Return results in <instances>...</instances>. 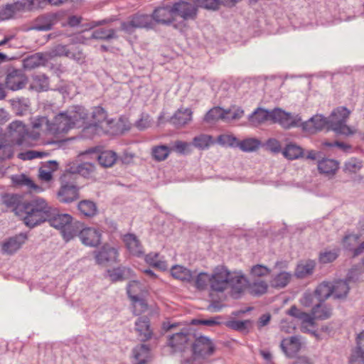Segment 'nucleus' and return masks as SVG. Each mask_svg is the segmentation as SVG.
Listing matches in <instances>:
<instances>
[{"mask_svg": "<svg viewBox=\"0 0 364 364\" xmlns=\"http://www.w3.org/2000/svg\"><path fill=\"white\" fill-rule=\"evenodd\" d=\"M117 154L111 150L101 151L97 156V159L102 167H112L117 160Z\"/></svg>", "mask_w": 364, "mask_h": 364, "instance_id": "nucleus-37", "label": "nucleus"}, {"mask_svg": "<svg viewBox=\"0 0 364 364\" xmlns=\"http://www.w3.org/2000/svg\"><path fill=\"white\" fill-rule=\"evenodd\" d=\"M49 155L48 152L36 150H30L24 153H20L18 158L23 160H32L37 158H43Z\"/></svg>", "mask_w": 364, "mask_h": 364, "instance_id": "nucleus-61", "label": "nucleus"}, {"mask_svg": "<svg viewBox=\"0 0 364 364\" xmlns=\"http://www.w3.org/2000/svg\"><path fill=\"white\" fill-rule=\"evenodd\" d=\"M87 113L81 106H74L64 112L59 113L50 122L49 134L65 133L74 127H80L85 124Z\"/></svg>", "mask_w": 364, "mask_h": 364, "instance_id": "nucleus-1", "label": "nucleus"}, {"mask_svg": "<svg viewBox=\"0 0 364 364\" xmlns=\"http://www.w3.org/2000/svg\"><path fill=\"white\" fill-rule=\"evenodd\" d=\"M282 153L286 158L290 160L297 159L304 156L303 149L293 143L287 144Z\"/></svg>", "mask_w": 364, "mask_h": 364, "instance_id": "nucleus-45", "label": "nucleus"}, {"mask_svg": "<svg viewBox=\"0 0 364 364\" xmlns=\"http://www.w3.org/2000/svg\"><path fill=\"white\" fill-rule=\"evenodd\" d=\"M363 164L360 160L352 158L345 163L344 170L349 173H355L360 170Z\"/></svg>", "mask_w": 364, "mask_h": 364, "instance_id": "nucleus-62", "label": "nucleus"}, {"mask_svg": "<svg viewBox=\"0 0 364 364\" xmlns=\"http://www.w3.org/2000/svg\"><path fill=\"white\" fill-rule=\"evenodd\" d=\"M12 109L15 111L17 115H23L26 112L29 107V101L28 99H13L11 101Z\"/></svg>", "mask_w": 364, "mask_h": 364, "instance_id": "nucleus-55", "label": "nucleus"}, {"mask_svg": "<svg viewBox=\"0 0 364 364\" xmlns=\"http://www.w3.org/2000/svg\"><path fill=\"white\" fill-rule=\"evenodd\" d=\"M356 347L350 355V364H364V330L357 334Z\"/></svg>", "mask_w": 364, "mask_h": 364, "instance_id": "nucleus-24", "label": "nucleus"}, {"mask_svg": "<svg viewBox=\"0 0 364 364\" xmlns=\"http://www.w3.org/2000/svg\"><path fill=\"white\" fill-rule=\"evenodd\" d=\"M26 3L20 1L0 7V20L4 21L14 17L18 13L26 10Z\"/></svg>", "mask_w": 364, "mask_h": 364, "instance_id": "nucleus-25", "label": "nucleus"}, {"mask_svg": "<svg viewBox=\"0 0 364 364\" xmlns=\"http://www.w3.org/2000/svg\"><path fill=\"white\" fill-rule=\"evenodd\" d=\"M141 290L140 284L137 281H132L127 286V294L130 299L135 303H139L143 310L146 309V304L138 296L137 293Z\"/></svg>", "mask_w": 364, "mask_h": 364, "instance_id": "nucleus-41", "label": "nucleus"}, {"mask_svg": "<svg viewBox=\"0 0 364 364\" xmlns=\"http://www.w3.org/2000/svg\"><path fill=\"white\" fill-rule=\"evenodd\" d=\"M316 262L314 260H306L299 263L296 267L294 275L299 279H303L314 273Z\"/></svg>", "mask_w": 364, "mask_h": 364, "instance_id": "nucleus-34", "label": "nucleus"}, {"mask_svg": "<svg viewBox=\"0 0 364 364\" xmlns=\"http://www.w3.org/2000/svg\"><path fill=\"white\" fill-rule=\"evenodd\" d=\"M314 294L320 302H323L330 296H333V287L331 282H323L317 286Z\"/></svg>", "mask_w": 364, "mask_h": 364, "instance_id": "nucleus-36", "label": "nucleus"}, {"mask_svg": "<svg viewBox=\"0 0 364 364\" xmlns=\"http://www.w3.org/2000/svg\"><path fill=\"white\" fill-rule=\"evenodd\" d=\"M359 239L358 234H347L342 239V247L353 257H357L364 252V240L359 243Z\"/></svg>", "mask_w": 364, "mask_h": 364, "instance_id": "nucleus-9", "label": "nucleus"}, {"mask_svg": "<svg viewBox=\"0 0 364 364\" xmlns=\"http://www.w3.org/2000/svg\"><path fill=\"white\" fill-rule=\"evenodd\" d=\"M229 270L223 265L215 267L210 274V291L222 293L228 289Z\"/></svg>", "mask_w": 364, "mask_h": 364, "instance_id": "nucleus-6", "label": "nucleus"}, {"mask_svg": "<svg viewBox=\"0 0 364 364\" xmlns=\"http://www.w3.org/2000/svg\"><path fill=\"white\" fill-rule=\"evenodd\" d=\"M272 111L258 107L248 117L250 124L253 127H257L267 121L272 122Z\"/></svg>", "mask_w": 364, "mask_h": 364, "instance_id": "nucleus-29", "label": "nucleus"}, {"mask_svg": "<svg viewBox=\"0 0 364 364\" xmlns=\"http://www.w3.org/2000/svg\"><path fill=\"white\" fill-rule=\"evenodd\" d=\"M211 144L212 137L206 134H200L193 139V146L199 149H208Z\"/></svg>", "mask_w": 364, "mask_h": 364, "instance_id": "nucleus-58", "label": "nucleus"}, {"mask_svg": "<svg viewBox=\"0 0 364 364\" xmlns=\"http://www.w3.org/2000/svg\"><path fill=\"white\" fill-rule=\"evenodd\" d=\"M250 289L252 294L255 295H262L267 292L268 285L264 281H258L250 284Z\"/></svg>", "mask_w": 364, "mask_h": 364, "instance_id": "nucleus-64", "label": "nucleus"}, {"mask_svg": "<svg viewBox=\"0 0 364 364\" xmlns=\"http://www.w3.org/2000/svg\"><path fill=\"white\" fill-rule=\"evenodd\" d=\"M228 280V288H232V295L239 294L243 291L247 283V280L241 273H232L229 271Z\"/></svg>", "mask_w": 364, "mask_h": 364, "instance_id": "nucleus-27", "label": "nucleus"}, {"mask_svg": "<svg viewBox=\"0 0 364 364\" xmlns=\"http://www.w3.org/2000/svg\"><path fill=\"white\" fill-rule=\"evenodd\" d=\"M48 61V58L46 53H37L26 58L23 60V66L26 70H32L45 65Z\"/></svg>", "mask_w": 364, "mask_h": 364, "instance_id": "nucleus-32", "label": "nucleus"}, {"mask_svg": "<svg viewBox=\"0 0 364 364\" xmlns=\"http://www.w3.org/2000/svg\"><path fill=\"white\" fill-rule=\"evenodd\" d=\"M91 122L86 129H95L97 134H100L101 132H104L105 131L102 129V124L104 123L109 124L107 112L101 107H95L93 108L91 113Z\"/></svg>", "mask_w": 364, "mask_h": 364, "instance_id": "nucleus-14", "label": "nucleus"}, {"mask_svg": "<svg viewBox=\"0 0 364 364\" xmlns=\"http://www.w3.org/2000/svg\"><path fill=\"white\" fill-rule=\"evenodd\" d=\"M350 113V112L345 107H339L335 109L329 119H328L329 128L338 134H350V128L346 124Z\"/></svg>", "mask_w": 364, "mask_h": 364, "instance_id": "nucleus-5", "label": "nucleus"}, {"mask_svg": "<svg viewBox=\"0 0 364 364\" xmlns=\"http://www.w3.org/2000/svg\"><path fill=\"white\" fill-rule=\"evenodd\" d=\"M318 169L320 173L326 175H334L338 169V164L335 160L325 159L318 162Z\"/></svg>", "mask_w": 364, "mask_h": 364, "instance_id": "nucleus-43", "label": "nucleus"}, {"mask_svg": "<svg viewBox=\"0 0 364 364\" xmlns=\"http://www.w3.org/2000/svg\"><path fill=\"white\" fill-rule=\"evenodd\" d=\"M60 16L58 13L43 14L33 21L31 28L36 31H49L59 21Z\"/></svg>", "mask_w": 364, "mask_h": 364, "instance_id": "nucleus-12", "label": "nucleus"}, {"mask_svg": "<svg viewBox=\"0 0 364 364\" xmlns=\"http://www.w3.org/2000/svg\"><path fill=\"white\" fill-rule=\"evenodd\" d=\"M58 198L62 203H71L79 198L78 188L73 184L62 185L58 192Z\"/></svg>", "mask_w": 364, "mask_h": 364, "instance_id": "nucleus-23", "label": "nucleus"}, {"mask_svg": "<svg viewBox=\"0 0 364 364\" xmlns=\"http://www.w3.org/2000/svg\"><path fill=\"white\" fill-rule=\"evenodd\" d=\"M195 287L200 291L205 290L208 287L210 289V274L206 272L199 273L195 279Z\"/></svg>", "mask_w": 364, "mask_h": 364, "instance_id": "nucleus-53", "label": "nucleus"}, {"mask_svg": "<svg viewBox=\"0 0 364 364\" xmlns=\"http://www.w3.org/2000/svg\"><path fill=\"white\" fill-rule=\"evenodd\" d=\"M193 336L190 333L189 329L184 328L180 332L169 336L168 346L174 351L182 350L189 341H193Z\"/></svg>", "mask_w": 364, "mask_h": 364, "instance_id": "nucleus-11", "label": "nucleus"}, {"mask_svg": "<svg viewBox=\"0 0 364 364\" xmlns=\"http://www.w3.org/2000/svg\"><path fill=\"white\" fill-rule=\"evenodd\" d=\"M281 348L287 357L294 356L301 348L300 339L297 336H291L284 339L281 343Z\"/></svg>", "mask_w": 364, "mask_h": 364, "instance_id": "nucleus-31", "label": "nucleus"}, {"mask_svg": "<svg viewBox=\"0 0 364 364\" xmlns=\"http://www.w3.org/2000/svg\"><path fill=\"white\" fill-rule=\"evenodd\" d=\"M193 112L189 108L179 109L171 118V122L177 128L184 127L192 120Z\"/></svg>", "mask_w": 364, "mask_h": 364, "instance_id": "nucleus-30", "label": "nucleus"}, {"mask_svg": "<svg viewBox=\"0 0 364 364\" xmlns=\"http://www.w3.org/2000/svg\"><path fill=\"white\" fill-rule=\"evenodd\" d=\"M122 240L131 255L136 257H141L144 255L143 246L134 234H126L123 236Z\"/></svg>", "mask_w": 364, "mask_h": 364, "instance_id": "nucleus-22", "label": "nucleus"}, {"mask_svg": "<svg viewBox=\"0 0 364 364\" xmlns=\"http://www.w3.org/2000/svg\"><path fill=\"white\" fill-rule=\"evenodd\" d=\"M58 164L55 161H49L39 169L38 176L41 181L50 182L53 179V172L58 169Z\"/></svg>", "mask_w": 364, "mask_h": 364, "instance_id": "nucleus-40", "label": "nucleus"}, {"mask_svg": "<svg viewBox=\"0 0 364 364\" xmlns=\"http://www.w3.org/2000/svg\"><path fill=\"white\" fill-rule=\"evenodd\" d=\"M117 256V250L107 244L104 245L100 250L95 252L96 263L100 265H105L108 262H115Z\"/></svg>", "mask_w": 364, "mask_h": 364, "instance_id": "nucleus-18", "label": "nucleus"}, {"mask_svg": "<svg viewBox=\"0 0 364 364\" xmlns=\"http://www.w3.org/2000/svg\"><path fill=\"white\" fill-rule=\"evenodd\" d=\"M50 226L60 230L63 238L69 241L77 235L80 223L73 221V217L68 213H60L50 208V215L47 219Z\"/></svg>", "mask_w": 364, "mask_h": 364, "instance_id": "nucleus-3", "label": "nucleus"}, {"mask_svg": "<svg viewBox=\"0 0 364 364\" xmlns=\"http://www.w3.org/2000/svg\"><path fill=\"white\" fill-rule=\"evenodd\" d=\"M31 126L33 129L44 130L49 134V128L50 127V122L46 117H37L31 119Z\"/></svg>", "mask_w": 364, "mask_h": 364, "instance_id": "nucleus-56", "label": "nucleus"}, {"mask_svg": "<svg viewBox=\"0 0 364 364\" xmlns=\"http://www.w3.org/2000/svg\"><path fill=\"white\" fill-rule=\"evenodd\" d=\"M145 259L148 264L160 269L165 270L168 267L165 262L159 259V254L157 253L148 254L146 255Z\"/></svg>", "mask_w": 364, "mask_h": 364, "instance_id": "nucleus-59", "label": "nucleus"}, {"mask_svg": "<svg viewBox=\"0 0 364 364\" xmlns=\"http://www.w3.org/2000/svg\"><path fill=\"white\" fill-rule=\"evenodd\" d=\"M91 38L105 41L116 38V31L113 28H99L93 31Z\"/></svg>", "mask_w": 364, "mask_h": 364, "instance_id": "nucleus-46", "label": "nucleus"}, {"mask_svg": "<svg viewBox=\"0 0 364 364\" xmlns=\"http://www.w3.org/2000/svg\"><path fill=\"white\" fill-rule=\"evenodd\" d=\"M338 257V250L324 251L319 254V262L322 264L333 262Z\"/></svg>", "mask_w": 364, "mask_h": 364, "instance_id": "nucleus-63", "label": "nucleus"}, {"mask_svg": "<svg viewBox=\"0 0 364 364\" xmlns=\"http://www.w3.org/2000/svg\"><path fill=\"white\" fill-rule=\"evenodd\" d=\"M12 181L16 186H26L30 191H33L36 193H40L43 191V188L36 185L31 178L23 174L13 176Z\"/></svg>", "mask_w": 364, "mask_h": 364, "instance_id": "nucleus-38", "label": "nucleus"}, {"mask_svg": "<svg viewBox=\"0 0 364 364\" xmlns=\"http://www.w3.org/2000/svg\"><path fill=\"white\" fill-rule=\"evenodd\" d=\"M230 112L231 109H223L220 107H214L206 113L203 120L207 123H215L219 119L228 122L230 118L228 114Z\"/></svg>", "mask_w": 364, "mask_h": 364, "instance_id": "nucleus-28", "label": "nucleus"}, {"mask_svg": "<svg viewBox=\"0 0 364 364\" xmlns=\"http://www.w3.org/2000/svg\"><path fill=\"white\" fill-rule=\"evenodd\" d=\"M74 172L85 178H92L96 176V167L93 164L85 162L79 164Z\"/></svg>", "mask_w": 364, "mask_h": 364, "instance_id": "nucleus-48", "label": "nucleus"}, {"mask_svg": "<svg viewBox=\"0 0 364 364\" xmlns=\"http://www.w3.org/2000/svg\"><path fill=\"white\" fill-rule=\"evenodd\" d=\"M70 48L67 46L58 44L50 49L46 55L48 58V60L55 57L65 56L68 57Z\"/></svg>", "mask_w": 364, "mask_h": 364, "instance_id": "nucleus-57", "label": "nucleus"}, {"mask_svg": "<svg viewBox=\"0 0 364 364\" xmlns=\"http://www.w3.org/2000/svg\"><path fill=\"white\" fill-rule=\"evenodd\" d=\"M171 275L182 282H190L193 280V274L188 269L181 265H175L171 269Z\"/></svg>", "mask_w": 364, "mask_h": 364, "instance_id": "nucleus-39", "label": "nucleus"}, {"mask_svg": "<svg viewBox=\"0 0 364 364\" xmlns=\"http://www.w3.org/2000/svg\"><path fill=\"white\" fill-rule=\"evenodd\" d=\"M260 146V141L255 138H247L237 142L238 146L242 151L251 152L256 151Z\"/></svg>", "mask_w": 364, "mask_h": 364, "instance_id": "nucleus-52", "label": "nucleus"}, {"mask_svg": "<svg viewBox=\"0 0 364 364\" xmlns=\"http://www.w3.org/2000/svg\"><path fill=\"white\" fill-rule=\"evenodd\" d=\"M0 203L4 205L7 210L14 212L18 216H19L21 211V205H23L21 197L13 193H6L1 196Z\"/></svg>", "mask_w": 364, "mask_h": 364, "instance_id": "nucleus-21", "label": "nucleus"}, {"mask_svg": "<svg viewBox=\"0 0 364 364\" xmlns=\"http://www.w3.org/2000/svg\"><path fill=\"white\" fill-rule=\"evenodd\" d=\"M192 357L186 363L201 364L207 361L210 357L214 355L216 350L215 343L210 338L205 336L194 337L191 344Z\"/></svg>", "mask_w": 364, "mask_h": 364, "instance_id": "nucleus-4", "label": "nucleus"}, {"mask_svg": "<svg viewBox=\"0 0 364 364\" xmlns=\"http://www.w3.org/2000/svg\"><path fill=\"white\" fill-rule=\"evenodd\" d=\"M80 213L87 218H92L97 215V207L96 204L91 200H84L80 201L77 205Z\"/></svg>", "mask_w": 364, "mask_h": 364, "instance_id": "nucleus-44", "label": "nucleus"}, {"mask_svg": "<svg viewBox=\"0 0 364 364\" xmlns=\"http://www.w3.org/2000/svg\"><path fill=\"white\" fill-rule=\"evenodd\" d=\"M333 287V296L336 299L345 298L350 289L348 283L346 280H339L332 284Z\"/></svg>", "mask_w": 364, "mask_h": 364, "instance_id": "nucleus-47", "label": "nucleus"}, {"mask_svg": "<svg viewBox=\"0 0 364 364\" xmlns=\"http://www.w3.org/2000/svg\"><path fill=\"white\" fill-rule=\"evenodd\" d=\"M27 82V77L21 70L11 69L8 71L5 83L8 89L18 90L23 88Z\"/></svg>", "mask_w": 364, "mask_h": 364, "instance_id": "nucleus-13", "label": "nucleus"}, {"mask_svg": "<svg viewBox=\"0 0 364 364\" xmlns=\"http://www.w3.org/2000/svg\"><path fill=\"white\" fill-rule=\"evenodd\" d=\"M152 18L146 14H136L122 23L121 28L127 33H133L136 28H152Z\"/></svg>", "mask_w": 364, "mask_h": 364, "instance_id": "nucleus-7", "label": "nucleus"}, {"mask_svg": "<svg viewBox=\"0 0 364 364\" xmlns=\"http://www.w3.org/2000/svg\"><path fill=\"white\" fill-rule=\"evenodd\" d=\"M302 127L306 132L313 134L325 128H329L328 119L321 114H316L302 124Z\"/></svg>", "mask_w": 364, "mask_h": 364, "instance_id": "nucleus-17", "label": "nucleus"}, {"mask_svg": "<svg viewBox=\"0 0 364 364\" xmlns=\"http://www.w3.org/2000/svg\"><path fill=\"white\" fill-rule=\"evenodd\" d=\"M135 329L138 332L141 341H146L151 338L149 320L146 317H141L135 323Z\"/></svg>", "mask_w": 364, "mask_h": 364, "instance_id": "nucleus-33", "label": "nucleus"}, {"mask_svg": "<svg viewBox=\"0 0 364 364\" xmlns=\"http://www.w3.org/2000/svg\"><path fill=\"white\" fill-rule=\"evenodd\" d=\"M171 149L166 145H161L152 148V156L157 161H164L170 154Z\"/></svg>", "mask_w": 364, "mask_h": 364, "instance_id": "nucleus-54", "label": "nucleus"}, {"mask_svg": "<svg viewBox=\"0 0 364 364\" xmlns=\"http://www.w3.org/2000/svg\"><path fill=\"white\" fill-rule=\"evenodd\" d=\"M82 244L90 247H97L100 244L102 234L95 228H85L77 234Z\"/></svg>", "mask_w": 364, "mask_h": 364, "instance_id": "nucleus-16", "label": "nucleus"}, {"mask_svg": "<svg viewBox=\"0 0 364 364\" xmlns=\"http://www.w3.org/2000/svg\"><path fill=\"white\" fill-rule=\"evenodd\" d=\"M175 16H179L183 19L193 18L196 16L197 6L194 4L187 1H179L173 6Z\"/></svg>", "mask_w": 364, "mask_h": 364, "instance_id": "nucleus-20", "label": "nucleus"}, {"mask_svg": "<svg viewBox=\"0 0 364 364\" xmlns=\"http://www.w3.org/2000/svg\"><path fill=\"white\" fill-rule=\"evenodd\" d=\"M7 133L12 142L18 146H28L26 141L27 129L26 125L19 120L10 123L7 127Z\"/></svg>", "mask_w": 364, "mask_h": 364, "instance_id": "nucleus-8", "label": "nucleus"}, {"mask_svg": "<svg viewBox=\"0 0 364 364\" xmlns=\"http://www.w3.org/2000/svg\"><path fill=\"white\" fill-rule=\"evenodd\" d=\"M50 208L47 201L42 198H36L30 201L23 202L21 205L20 217L24 224L34 228L46 221L50 215Z\"/></svg>", "mask_w": 364, "mask_h": 364, "instance_id": "nucleus-2", "label": "nucleus"}, {"mask_svg": "<svg viewBox=\"0 0 364 364\" xmlns=\"http://www.w3.org/2000/svg\"><path fill=\"white\" fill-rule=\"evenodd\" d=\"M271 269L262 264L253 265L250 272V277L252 278L264 277L271 273Z\"/></svg>", "mask_w": 364, "mask_h": 364, "instance_id": "nucleus-60", "label": "nucleus"}, {"mask_svg": "<svg viewBox=\"0 0 364 364\" xmlns=\"http://www.w3.org/2000/svg\"><path fill=\"white\" fill-rule=\"evenodd\" d=\"M131 272V269L125 267H120L108 271L109 277L112 282L124 280L130 275Z\"/></svg>", "mask_w": 364, "mask_h": 364, "instance_id": "nucleus-50", "label": "nucleus"}, {"mask_svg": "<svg viewBox=\"0 0 364 364\" xmlns=\"http://www.w3.org/2000/svg\"><path fill=\"white\" fill-rule=\"evenodd\" d=\"M272 122L278 123L284 129L296 127L300 119L292 116L290 113L286 112L282 109L275 108L272 110Z\"/></svg>", "mask_w": 364, "mask_h": 364, "instance_id": "nucleus-10", "label": "nucleus"}, {"mask_svg": "<svg viewBox=\"0 0 364 364\" xmlns=\"http://www.w3.org/2000/svg\"><path fill=\"white\" fill-rule=\"evenodd\" d=\"M132 352L134 364H145L149 358L150 349L147 345L140 344Z\"/></svg>", "mask_w": 364, "mask_h": 364, "instance_id": "nucleus-35", "label": "nucleus"}, {"mask_svg": "<svg viewBox=\"0 0 364 364\" xmlns=\"http://www.w3.org/2000/svg\"><path fill=\"white\" fill-rule=\"evenodd\" d=\"M174 11L173 6L159 7L154 10L152 15V21L159 23L166 24L173 20Z\"/></svg>", "mask_w": 364, "mask_h": 364, "instance_id": "nucleus-26", "label": "nucleus"}, {"mask_svg": "<svg viewBox=\"0 0 364 364\" xmlns=\"http://www.w3.org/2000/svg\"><path fill=\"white\" fill-rule=\"evenodd\" d=\"M288 314L300 321L301 331L302 332H310L309 328L313 327L315 325L316 318L312 313L311 314L305 313L295 306H292L289 309Z\"/></svg>", "mask_w": 364, "mask_h": 364, "instance_id": "nucleus-15", "label": "nucleus"}, {"mask_svg": "<svg viewBox=\"0 0 364 364\" xmlns=\"http://www.w3.org/2000/svg\"><path fill=\"white\" fill-rule=\"evenodd\" d=\"M320 302L312 309V314L316 319L324 320L331 317L332 309L325 304Z\"/></svg>", "mask_w": 364, "mask_h": 364, "instance_id": "nucleus-49", "label": "nucleus"}, {"mask_svg": "<svg viewBox=\"0 0 364 364\" xmlns=\"http://www.w3.org/2000/svg\"><path fill=\"white\" fill-rule=\"evenodd\" d=\"M27 239L28 236L25 233H20L9 237L2 243V252L8 255L14 254L21 247Z\"/></svg>", "mask_w": 364, "mask_h": 364, "instance_id": "nucleus-19", "label": "nucleus"}, {"mask_svg": "<svg viewBox=\"0 0 364 364\" xmlns=\"http://www.w3.org/2000/svg\"><path fill=\"white\" fill-rule=\"evenodd\" d=\"M291 279V274L287 272H281L272 280V286L275 288L285 287Z\"/></svg>", "mask_w": 364, "mask_h": 364, "instance_id": "nucleus-51", "label": "nucleus"}, {"mask_svg": "<svg viewBox=\"0 0 364 364\" xmlns=\"http://www.w3.org/2000/svg\"><path fill=\"white\" fill-rule=\"evenodd\" d=\"M30 87L37 92L46 91L49 88L48 77L44 74L36 75L32 77Z\"/></svg>", "mask_w": 364, "mask_h": 364, "instance_id": "nucleus-42", "label": "nucleus"}]
</instances>
